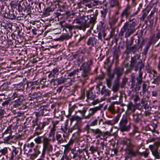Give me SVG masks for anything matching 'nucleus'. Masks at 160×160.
<instances>
[{"instance_id":"f257e3e1","label":"nucleus","mask_w":160,"mask_h":160,"mask_svg":"<svg viewBox=\"0 0 160 160\" xmlns=\"http://www.w3.org/2000/svg\"><path fill=\"white\" fill-rule=\"evenodd\" d=\"M121 143L126 146L125 149L126 157L132 158L136 157L139 155L143 156L145 157H147L148 155L149 152H141L138 150L134 151L133 148L135 147V145L133 143L131 139L130 138L126 137L124 138L121 141Z\"/></svg>"},{"instance_id":"f03ea898","label":"nucleus","mask_w":160,"mask_h":160,"mask_svg":"<svg viewBox=\"0 0 160 160\" xmlns=\"http://www.w3.org/2000/svg\"><path fill=\"white\" fill-rule=\"evenodd\" d=\"M93 58H90L88 61L83 63L80 68L81 71L80 75L78 76L80 80L83 82V84L86 82V80L89 78L90 72L91 69V66L93 63Z\"/></svg>"},{"instance_id":"7ed1b4c3","label":"nucleus","mask_w":160,"mask_h":160,"mask_svg":"<svg viewBox=\"0 0 160 160\" xmlns=\"http://www.w3.org/2000/svg\"><path fill=\"white\" fill-rule=\"evenodd\" d=\"M34 141L37 144H42V157H44L46 152L49 153L52 152L53 147L51 143V139L44 136H38L34 139Z\"/></svg>"},{"instance_id":"20e7f679","label":"nucleus","mask_w":160,"mask_h":160,"mask_svg":"<svg viewBox=\"0 0 160 160\" xmlns=\"http://www.w3.org/2000/svg\"><path fill=\"white\" fill-rule=\"evenodd\" d=\"M98 14V10H95L94 13L93 14L90 15V21L88 22H87V21L89 19L88 16H81L80 17V19L81 20L82 23L85 25L87 24L91 29H92L96 22Z\"/></svg>"},{"instance_id":"39448f33","label":"nucleus","mask_w":160,"mask_h":160,"mask_svg":"<svg viewBox=\"0 0 160 160\" xmlns=\"http://www.w3.org/2000/svg\"><path fill=\"white\" fill-rule=\"evenodd\" d=\"M144 67V64L142 62V61H140L138 62V64L135 66V71H137L139 68V73L136 78V87H135V89L138 88V90L141 88V85L143 82V72L141 71V70Z\"/></svg>"},{"instance_id":"423d86ee","label":"nucleus","mask_w":160,"mask_h":160,"mask_svg":"<svg viewBox=\"0 0 160 160\" xmlns=\"http://www.w3.org/2000/svg\"><path fill=\"white\" fill-rule=\"evenodd\" d=\"M12 125H9L2 133V137H5L3 138V142L5 143L10 144L12 142V140L16 138L15 136L12 135L13 132L12 129Z\"/></svg>"},{"instance_id":"0eeeda50","label":"nucleus","mask_w":160,"mask_h":160,"mask_svg":"<svg viewBox=\"0 0 160 160\" xmlns=\"http://www.w3.org/2000/svg\"><path fill=\"white\" fill-rule=\"evenodd\" d=\"M96 88L98 90L97 93L99 95H101L102 96L101 99L102 100H105L106 99V97H108L110 96L111 91L107 88L105 86L102 85V82H100L99 84H98Z\"/></svg>"},{"instance_id":"6e6552de","label":"nucleus","mask_w":160,"mask_h":160,"mask_svg":"<svg viewBox=\"0 0 160 160\" xmlns=\"http://www.w3.org/2000/svg\"><path fill=\"white\" fill-rule=\"evenodd\" d=\"M135 30L136 29L133 28L129 25L128 22H126L121 28L119 34L120 36H122L125 32V37L127 38L133 33Z\"/></svg>"},{"instance_id":"1a4fd4ad","label":"nucleus","mask_w":160,"mask_h":160,"mask_svg":"<svg viewBox=\"0 0 160 160\" xmlns=\"http://www.w3.org/2000/svg\"><path fill=\"white\" fill-rule=\"evenodd\" d=\"M160 146V141L156 142L152 145L149 146V148L151 151L155 159H160V149L158 148Z\"/></svg>"},{"instance_id":"9d476101","label":"nucleus","mask_w":160,"mask_h":160,"mask_svg":"<svg viewBox=\"0 0 160 160\" xmlns=\"http://www.w3.org/2000/svg\"><path fill=\"white\" fill-rule=\"evenodd\" d=\"M130 123L128 124L127 116L126 114L123 115L119 123V128L122 132L128 131L130 129Z\"/></svg>"},{"instance_id":"9b49d317","label":"nucleus","mask_w":160,"mask_h":160,"mask_svg":"<svg viewBox=\"0 0 160 160\" xmlns=\"http://www.w3.org/2000/svg\"><path fill=\"white\" fill-rule=\"evenodd\" d=\"M49 110L48 109V107L46 106H41L38 109V112H35V115L37 117L41 116L47 115L49 113Z\"/></svg>"},{"instance_id":"f8f14e48","label":"nucleus","mask_w":160,"mask_h":160,"mask_svg":"<svg viewBox=\"0 0 160 160\" xmlns=\"http://www.w3.org/2000/svg\"><path fill=\"white\" fill-rule=\"evenodd\" d=\"M76 107V113L78 112H79L84 118V116H85V114L88 109L87 106L84 104L77 103Z\"/></svg>"},{"instance_id":"ddd939ff","label":"nucleus","mask_w":160,"mask_h":160,"mask_svg":"<svg viewBox=\"0 0 160 160\" xmlns=\"http://www.w3.org/2000/svg\"><path fill=\"white\" fill-rule=\"evenodd\" d=\"M42 96V94L39 92H35L30 93L28 97V99L30 100L34 101V102H38V99Z\"/></svg>"},{"instance_id":"4468645a","label":"nucleus","mask_w":160,"mask_h":160,"mask_svg":"<svg viewBox=\"0 0 160 160\" xmlns=\"http://www.w3.org/2000/svg\"><path fill=\"white\" fill-rule=\"evenodd\" d=\"M52 122V119L50 118H45L42 122H40L38 125V131H41L43 129L45 126L48 125Z\"/></svg>"},{"instance_id":"2eb2a0df","label":"nucleus","mask_w":160,"mask_h":160,"mask_svg":"<svg viewBox=\"0 0 160 160\" xmlns=\"http://www.w3.org/2000/svg\"><path fill=\"white\" fill-rule=\"evenodd\" d=\"M86 96L87 98L86 101L89 103L91 100H94L95 98L96 94L94 92H93L92 89H90L87 91Z\"/></svg>"},{"instance_id":"dca6fc26","label":"nucleus","mask_w":160,"mask_h":160,"mask_svg":"<svg viewBox=\"0 0 160 160\" xmlns=\"http://www.w3.org/2000/svg\"><path fill=\"white\" fill-rule=\"evenodd\" d=\"M130 7L129 6L126 7L122 12L120 17H122L125 19H127L131 15Z\"/></svg>"},{"instance_id":"f3484780","label":"nucleus","mask_w":160,"mask_h":160,"mask_svg":"<svg viewBox=\"0 0 160 160\" xmlns=\"http://www.w3.org/2000/svg\"><path fill=\"white\" fill-rule=\"evenodd\" d=\"M101 108L99 106L96 107L94 108H90L89 110V113L88 115L84 116V119H89L91 116H93L97 111L100 110Z\"/></svg>"},{"instance_id":"a211bd4d","label":"nucleus","mask_w":160,"mask_h":160,"mask_svg":"<svg viewBox=\"0 0 160 160\" xmlns=\"http://www.w3.org/2000/svg\"><path fill=\"white\" fill-rule=\"evenodd\" d=\"M124 69L123 67H116L115 68L113 73L117 75V80H120V77L122 75Z\"/></svg>"},{"instance_id":"6ab92c4d","label":"nucleus","mask_w":160,"mask_h":160,"mask_svg":"<svg viewBox=\"0 0 160 160\" xmlns=\"http://www.w3.org/2000/svg\"><path fill=\"white\" fill-rule=\"evenodd\" d=\"M91 132L94 135L96 136V138H100L101 139L102 134V132L99 128L91 129Z\"/></svg>"},{"instance_id":"aec40b11","label":"nucleus","mask_w":160,"mask_h":160,"mask_svg":"<svg viewBox=\"0 0 160 160\" xmlns=\"http://www.w3.org/2000/svg\"><path fill=\"white\" fill-rule=\"evenodd\" d=\"M140 58V56L138 54H136L133 56L131 57L130 61V65L131 67H135L138 64V62L136 64L137 61Z\"/></svg>"},{"instance_id":"412c9836","label":"nucleus","mask_w":160,"mask_h":160,"mask_svg":"<svg viewBox=\"0 0 160 160\" xmlns=\"http://www.w3.org/2000/svg\"><path fill=\"white\" fill-rule=\"evenodd\" d=\"M97 40L94 37H90L87 42V44L92 47L95 46L97 44Z\"/></svg>"},{"instance_id":"4be33fe9","label":"nucleus","mask_w":160,"mask_h":160,"mask_svg":"<svg viewBox=\"0 0 160 160\" xmlns=\"http://www.w3.org/2000/svg\"><path fill=\"white\" fill-rule=\"evenodd\" d=\"M20 151L21 153V149L19 148H16L13 147V148L11 152V155L9 160H13L14 158L16 157Z\"/></svg>"},{"instance_id":"5701e85b","label":"nucleus","mask_w":160,"mask_h":160,"mask_svg":"<svg viewBox=\"0 0 160 160\" xmlns=\"http://www.w3.org/2000/svg\"><path fill=\"white\" fill-rule=\"evenodd\" d=\"M65 78L61 77L56 79H52V82H53V85H57L63 83L65 82Z\"/></svg>"},{"instance_id":"b1692460","label":"nucleus","mask_w":160,"mask_h":160,"mask_svg":"<svg viewBox=\"0 0 160 160\" xmlns=\"http://www.w3.org/2000/svg\"><path fill=\"white\" fill-rule=\"evenodd\" d=\"M143 98L141 100V104H142V106L144 108L146 109H148L149 108V106L148 104L147 100L146 99V98H147L148 99L149 97L148 96H146V97L144 95H143Z\"/></svg>"},{"instance_id":"393cba45","label":"nucleus","mask_w":160,"mask_h":160,"mask_svg":"<svg viewBox=\"0 0 160 160\" xmlns=\"http://www.w3.org/2000/svg\"><path fill=\"white\" fill-rule=\"evenodd\" d=\"M119 80H117L116 79V80L114 81V83L112 88V91L114 92H117L119 90L120 86Z\"/></svg>"},{"instance_id":"a878e982","label":"nucleus","mask_w":160,"mask_h":160,"mask_svg":"<svg viewBox=\"0 0 160 160\" xmlns=\"http://www.w3.org/2000/svg\"><path fill=\"white\" fill-rule=\"evenodd\" d=\"M130 82L131 83V88L135 89V87H136V85L135 81V76L134 73H132L131 74Z\"/></svg>"},{"instance_id":"bb28decb","label":"nucleus","mask_w":160,"mask_h":160,"mask_svg":"<svg viewBox=\"0 0 160 160\" xmlns=\"http://www.w3.org/2000/svg\"><path fill=\"white\" fill-rule=\"evenodd\" d=\"M133 121L136 123H138L141 121L142 115L141 114L137 113L133 115Z\"/></svg>"},{"instance_id":"cd10ccee","label":"nucleus","mask_w":160,"mask_h":160,"mask_svg":"<svg viewBox=\"0 0 160 160\" xmlns=\"http://www.w3.org/2000/svg\"><path fill=\"white\" fill-rule=\"evenodd\" d=\"M129 21L130 23L129 25L134 29L135 28V26L137 24L138 22L137 20L135 18H132V16H130L129 18Z\"/></svg>"},{"instance_id":"c85d7f7f","label":"nucleus","mask_w":160,"mask_h":160,"mask_svg":"<svg viewBox=\"0 0 160 160\" xmlns=\"http://www.w3.org/2000/svg\"><path fill=\"white\" fill-rule=\"evenodd\" d=\"M38 118V117H37L36 118L33 120L32 122V127L33 128H35V131H38V125L40 122L39 121V119Z\"/></svg>"},{"instance_id":"c756f323","label":"nucleus","mask_w":160,"mask_h":160,"mask_svg":"<svg viewBox=\"0 0 160 160\" xmlns=\"http://www.w3.org/2000/svg\"><path fill=\"white\" fill-rule=\"evenodd\" d=\"M23 97L22 96H20L16 100L12 102V104L15 107L20 106L22 103V101L23 100Z\"/></svg>"},{"instance_id":"7c9ffc66","label":"nucleus","mask_w":160,"mask_h":160,"mask_svg":"<svg viewBox=\"0 0 160 160\" xmlns=\"http://www.w3.org/2000/svg\"><path fill=\"white\" fill-rule=\"evenodd\" d=\"M73 131H75V132H81V130L79 128L78 125L77 124H76L72 128H69L68 132L72 133Z\"/></svg>"},{"instance_id":"2f4dec72","label":"nucleus","mask_w":160,"mask_h":160,"mask_svg":"<svg viewBox=\"0 0 160 160\" xmlns=\"http://www.w3.org/2000/svg\"><path fill=\"white\" fill-rule=\"evenodd\" d=\"M72 36V33H69V32H68L67 34H64L61 36L60 39L61 40H67L71 38Z\"/></svg>"},{"instance_id":"473e14b6","label":"nucleus","mask_w":160,"mask_h":160,"mask_svg":"<svg viewBox=\"0 0 160 160\" xmlns=\"http://www.w3.org/2000/svg\"><path fill=\"white\" fill-rule=\"evenodd\" d=\"M137 42L136 41V42H137V43L134 45L133 46H132L130 48H129V51L132 52L133 53H134L138 49V47L139 44V40H137Z\"/></svg>"},{"instance_id":"72a5a7b5","label":"nucleus","mask_w":160,"mask_h":160,"mask_svg":"<svg viewBox=\"0 0 160 160\" xmlns=\"http://www.w3.org/2000/svg\"><path fill=\"white\" fill-rule=\"evenodd\" d=\"M117 102H113L109 106L108 108V110L112 113H115L116 111L114 105L115 103H117Z\"/></svg>"},{"instance_id":"f704fd0d","label":"nucleus","mask_w":160,"mask_h":160,"mask_svg":"<svg viewBox=\"0 0 160 160\" xmlns=\"http://www.w3.org/2000/svg\"><path fill=\"white\" fill-rule=\"evenodd\" d=\"M63 27L64 28H67L69 30V33H72V30L75 28V26H72L69 24L66 23L64 25Z\"/></svg>"},{"instance_id":"c9c22d12","label":"nucleus","mask_w":160,"mask_h":160,"mask_svg":"<svg viewBox=\"0 0 160 160\" xmlns=\"http://www.w3.org/2000/svg\"><path fill=\"white\" fill-rule=\"evenodd\" d=\"M54 10L53 8L48 7L44 11L43 14L45 16H48L50 15V13L51 12H52Z\"/></svg>"},{"instance_id":"e433bc0d","label":"nucleus","mask_w":160,"mask_h":160,"mask_svg":"<svg viewBox=\"0 0 160 160\" xmlns=\"http://www.w3.org/2000/svg\"><path fill=\"white\" fill-rule=\"evenodd\" d=\"M110 136L111 133L109 132H102V137L101 138V139L106 141L107 139Z\"/></svg>"},{"instance_id":"4c0bfd02","label":"nucleus","mask_w":160,"mask_h":160,"mask_svg":"<svg viewBox=\"0 0 160 160\" xmlns=\"http://www.w3.org/2000/svg\"><path fill=\"white\" fill-rule=\"evenodd\" d=\"M109 3L110 7H114L118 6L119 3L117 0H110L109 2Z\"/></svg>"},{"instance_id":"58836bf2","label":"nucleus","mask_w":160,"mask_h":160,"mask_svg":"<svg viewBox=\"0 0 160 160\" xmlns=\"http://www.w3.org/2000/svg\"><path fill=\"white\" fill-rule=\"evenodd\" d=\"M82 119V118L76 115L72 116L70 118V120L71 122H72L74 121L79 122Z\"/></svg>"},{"instance_id":"ea45409f","label":"nucleus","mask_w":160,"mask_h":160,"mask_svg":"<svg viewBox=\"0 0 160 160\" xmlns=\"http://www.w3.org/2000/svg\"><path fill=\"white\" fill-rule=\"evenodd\" d=\"M8 153V148L4 147L0 149V157L2 155H6Z\"/></svg>"},{"instance_id":"a19ab883","label":"nucleus","mask_w":160,"mask_h":160,"mask_svg":"<svg viewBox=\"0 0 160 160\" xmlns=\"http://www.w3.org/2000/svg\"><path fill=\"white\" fill-rule=\"evenodd\" d=\"M35 145L34 143L33 142H30L28 143L27 145H26L24 147V149L25 151H27L28 150L27 148H33Z\"/></svg>"},{"instance_id":"79ce46f5","label":"nucleus","mask_w":160,"mask_h":160,"mask_svg":"<svg viewBox=\"0 0 160 160\" xmlns=\"http://www.w3.org/2000/svg\"><path fill=\"white\" fill-rule=\"evenodd\" d=\"M80 25L81 26H78L77 25L75 26V28H78L80 30H82L83 31H85L86 28L89 27L87 24L85 25L82 23Z\"/></svg>"},{"instance_id":"37998d69","label":"nucleus","mask_w":160,"mask_h":160,"mask_svg":"<svg viewBox=\"0 0 160 160\" xmlns=\"http://www.w3.org/2000/svg\"><path fill=\"white\" fill-rule=\"evenodd\" d=\"M106 36V33L104 31L102 30L99 32L98 34V39L102 40V37L105 38Z\"/></svg>"},{"instance_id":"c03bdc74","label":"nucleus","mask_w":160,"mask_h":160,"mask_svg":"<svg viewBox=\"0 0 160 160\" xmlns=\"http://www.w3.org/2000/svg\"><path fill=\"white\" fill-rule=\"evenodd\" d=\"M59 71V69L58 68H54L52 71L51 72L50 74L49 75V77L50 76H54L57 73H58Z\"/></svg>"},{"instance_id":"a18cd8bd","label":"nucleus","mask_w":160,"mask_h":160,"mask_svg":"<svg viewBox=\"0 0 160 160\" xmlns=\"http://www.w3.org/2000/svg\"><path fill=\"white\" fill-rule=\"evenodd\" d=\"M143 95H144L145 93L148 90V88L147 87V84L144 82L142 85Z\"/></svg>"},{"instance_id":"49530a36","label":"nucleus","mask_w":160,"mask_h":160,"mask_svg":"<svg viewBox=\"0 0 160 160\" xmlns=\"http://www.w3.org/2000/svg\"><path fill=\"white\" fill-rule=\"evenodd\" d=\"M151 44H150L149 43H147L146 46L145 48L144 49L143 54L144 55H146L151 45Z\"/></svg>"},{"instance_id":"de8ad7c7","label":"nucleus","mask_w":160,"mask_h":160,"mask_svg":"<svg viewBox=\"0 0 160 160\" xmlns=\"http://www.w3.org/2000/svg\"><path fill=\"white\" fill-rule=\"evenodd\" d=\"M97 148L93 145H92L90 146L89 150L91 151V153L92 154H93L95 152L97 151Z\"/></svg>"},{"instance_id":"09e8293b","label":"nucleus","mask_w":160,"mask_h":160,"mask_svg":"<svg viewBox=\"0 0 160 160\" xmlns=\"http://www.w3.org/2000/svg\"><path fill=\"white\" fill-rule=\"evenodd\" d=\"M133 37H132L130 38V41L126 42V46L127 49L129 48L132 45L133 43Z\"/></svg>"},{"instance_id":"8fccbe9b","label":"nucleus","mask_w":160,"mask_h":160,"mask_svg":"<svg viewBox=\"0 0 160 160\" xmlns=\"http://www.w3.org/2000/svg\"><path fill=\"white\" fill-rule=\"evenodd\" d=\"M34 153L32 155V156L34 158H36L39 154L40 153V152L39 150L37 148H34Z\"/></svg>"},{"instance_id":"3c124183","label":"nucleus","mask_w":160,"mask_h":160,"mask_svg":"<svg viewBox=\"0 0 160 160\" xmlns=\"http://www.w3.org/2000/svg\"><path fill=\"white\" fill-rule=\"evenodd\" d=\"M81 72L80 69H76L73 71V72L70 73L69 75L70 76H72L75 74H77L78 75H79V73Z\"/></svg>"},{"instance_id":"603ef678","label":"nucleus","mask_w":160,"mask_h":160,"mask_svg":"<svg viewBox=\"0 0 160 160\" xmlns=\"http://www.w3.org/2000/svg\"><path fill=\"white\" fill-rule=\"evenodd\" d=\"M71 152L73 154V158L74 159L76 158L77 157H79L80 156V154L74 149L71 150Z\"/></svg>"},{"instance_id":"864d4df0","label":"nucleus","mask_w":160,"mask_h":160,"mask_svg":"<svg viewBox=\"0 0 160 160\" xmlns=\"http://www.w3.org/2000/svg\"><path fill=\"white\" fill-rule=\"evenodd\" d=\"M76 104L73 105L71 107L69 108V115H71L72 112L74 111H76Z\"/></svg>"},{"instance_id":"5fc2aeb1","label":"nucleus","mask_w":160,"mask_h":160,"mask_svg":"<svg viewBox=\"0 0 160 160\" xmlns=\"http://www.w3.org/2000/svg\"><path fill=\"white\" fill-rule=\"evenodd\" d=\"M107 12V10L106 9H103L101 11V17L102 18H104L106 17V15Z\"/></svg>"},{"instance_id":"6e6d98bb","label":"nucleus","mask_w":160,"mask_h":160,"mask_svg":"<svg viewBox=\"0 0 160 160\" xmlns=\"http://www.w3.org/2000/svg\"><path fill=\"white\" fill-rule=\"evenodd\" d=\"M148 11H145L143 14L142 16L141 17L140 19L142 21H144L145 18H146L147 15L148 14Z\"/></svg>"},{"instance_id":"4d7b16f0","label":"nucleus","mask_w":160,"mask_h":160,"mask_svg":"<svg viewBox=\"0 0 160 160\" xmlns=\"http://www.w3.org/2000/svg\"><path fill=\"white\" fill-rule=\"evenodd\" d=\"M112 79L111 78H108L106 79L107 84L109 88H110L111 86L112 82Z\"/></svg>"},{"instance_id":"13d9d810","label":"nucleus","mask_w":160,"mask_h":160,"mask_svg":"<svg viewBox=\"0 0 160 160\" xmlns=\"http://www.w3.org/2000/svg\"><path fill=\"white\" fill-rule=\"evenodd\" d=\"M128 81V78L126 77H124L122 80L121 84V87L123 88L125 85L126 83Z\"/></svg>"},{"instance_id":"bf43d9fd","label":"nucleus","mask_w":160,"mask_h":160,"mask_svg":"<svg viewBox=\"0 0 160 160\" xmlns=\"http://www.w3.org/2000/svg\"><path fill=\"white\" fill-rule=\"evenodd\" d=\"M119 54L120 52L119 50H116L114 51V58H116V59H117L118 58Z\"/></svg>"},{"instance_id":"052dcab7","label":"nucleus","mask_w":160,"mask_h":160,"mask_svg":"<svg viewBox=\"0 0 160 160\" xmlns=\"http://www.w3.org/2000/svg\"><path fill=\"white\" fill-rule=\"evenodd\" d=\"M56 131V129L54 128H52L51 129V134L52 136L53 137V139H52L54 142L55 140L54 136L55 134V132Z\"/></svg>"},{"instance_id":"680f3d73","label":"nucleus","mask_w":160,"mask_h":160,"mask_svg":"<svg viewBox=\"0 0 160 160\" xmlns=\"http://www.w3.org/2000/svg\"><path fill=\"white\" fill-rule=\"evenodd\" d=\"M147 130H149L153 132L155 130V128H153L152 125H149L146 127Z\"/></svg>"},{"instance_id":"e2e57ef3","label":"nucleus","mask_w":160,"mask_h":160,"mask_svg":"<svg viewBox=\"0 0 160 160\" xmlns=\"http://www.w3.org/2000/svg\"><path fill=\"white\" fill-rule=\"evenodd\" d=\"M62 130L65 133H67L68 132V127L67 125H65L61 128Z\"/></svg>"},{"instance_id":"0e129e2a","label":"nucleus","mask_w":160,"mask_h":160,"mask_svg":"<svg viewBox=\"0 0 160 160\" xmlns=\"http://www.w3.org/2000/svg\"><path fill=\"white\" fill-rule=\"evenodd\" d=\"M66 141V139L64 138H59V139L58 140V144H60L61 143L64 142Z\"/></svg>"},{"instance_id":"69168bd1","label":"nucleus","mask_w":160,"mask_h":160,"mask_svg":"<svg viewBox=\"0 0 160 160\" xmlns=\"http://www.w3.org/2000/svg\"><path fill=\"white\" fill-rule=\"evenodd\" d=\"M140 98L139 95L137 94L134 97V101L135 102H136L140 100Z\"/></svg>"},{"instance_id":"338daca9","label":"nucleus","mask_w":160,"mask_h":160,"mask_svg":"<svg viewBox=\"0 0 160 160\" xmlns=\"http://www.w3.org/2000/svg\"><path fill=\"white\" fill-rule=\"evenodd\" d=\"M31 7L30 5H28L25 7L26 10H27L28 14L31 13Z\"/></svg>"},{"instance_id":"774afa93","label":"nucleus","mask_w":160,"mask_h":160,"mask_svg":"<svg viewBox=\"0 0 160 160\" xmlns=\"http://www.w3.org/2000/svg\"><path fill=\"white\" fill-rule=\"evenodd\" d=\"M50 83L53 84V82H52V80L51 81L49 80L47 81L43 85V86L45 87H48L49 86Z\"/></svg>"}]
</instances>
